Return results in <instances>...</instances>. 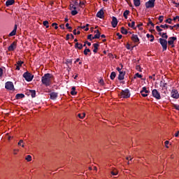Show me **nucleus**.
<instances>
[{
    "label": "nucleus",
    "mask_w": 179,
    "mask_h": 179,
    "mask_svg": "<svg viewBox=\"0 0 179 179\" xmlns=\"http://www.w3.org/2000/svg\"><path fill=\"white\" fill-rule=\"evenodd\" d=\"M70 10H71V15L75 16V15H78V11L76 10V6L73 4L70 5Z\"/></svg>",
    "instance_id": "8"
},
{
    "label": "nucleus",
    "mask_w": 179,
    "mask_h": 179,
    "mask_svg": "<svg viewBox=\"0 0 179 179\" xmlns=\"http://www.w3.org/2000/svg\"><path fill=\"white\" fill-rule=\"evenodd\" d=\"M166 23H169V24H171V19L169 18L168 20H166Z\"/></svg>",
    "instance_id": "48"
},
{
    "label": "nucleus",
    "mask_w": 179,
    "mask_h": 179,
    "mask_svg": "<svg viewBox=\"0 0 179 179\" xmlns=\"http://www.w3.org/2000/svg\"><path fill=\"white\" fill-rule=\"evenodd\" d=\"M159 29H160V27H159V26L156 27V29L157 30V31H159Z\"/></svg>",
    "instance_id": "62"
},
{
    "label": "nucleus",
    "mask_w": 179,
    "mask_h": 179,
    "mask_svg": "<svg viewBox=\"0 0 179 179\" xmlns=\"http://www.w3.org/2000/svg\"><path fill=\"white\" fill-rule=\"evenodd\" d=\"M147 37L150 38V41H153L155 40V36L152 34H147Z\"/></svg>",
    "instance_id": "26"
},
{
    "label": "nucleus",
    "mask_w": 179,
    "mask_h": 179,
    "mask_svg": "<svg viewBox=\"0 0 179 179\" xmlns=\"http://www.w3.org/2000/svg\"><path fill=\"white\" fill-rule=\"evenodd\" d=\"M111 24L113 27L114 28L117 27V24H118V20H117V17H112Z\"/></svg>",
    "instance_id": "13"
},
{
    "label": "nucleus",
    "mask_w": 179,
    "mask_h": 179,
    "mask_svg": "<svg viewBox=\"0 0 179 179\" xmlns=\"http://www.w3.org/2000/svg\"><path fill=\"white\" fill-rule=\"evenodd\" d=\"M136 69L139 72H142V69H141V66H136Z\"/></svg>",
    "instance_id": "46"
},
{
    "label": "nucleus",
    "mask_w": 179,
    "mask_h": 179,
    "mask_svg": "<svg viewBox=\"0 0 179 179\" xmlns=\"http://www.w3.org/2000/svg\"><path fill=\"white\" fill-rule=\"evenodd\" d=\"M160 27L162 28V29H167L168 28H169V25H167V24H162V25H160Z\"/></svg>",
    "instance_id": "38"
},
{
    "label": "nucleus",
    "mask_w": 179,
    "mask_h": 179,
    "mask_svg": "<svg viewBox=\"0 0 179 179\" xmlns=\"http://www.w3.org/2000/svg\"><path fill=\"white\" fill-rule=\"evenodd\" d=\"M115 76H116L115 72L113 71L110 74V79L112 80H114V79H115Z\"/></svg>",
    "instance_id": "33"
},
{
    "label": "nucleus",
    "mask_w": 179,
    "mask_h": 179,
    "mask_svg": "<svg viewBox=\"0 0 179 179\" xmlns=\"http://www.w3.org/2000/svg\"><path fill=\"white\" fill-rule=\"evenodd\" d=\"M159 36H161V37H162V38H166V40H167V38H169V36H167V33L159 32Z\"/></svg>",
    "instance_id": "22"
},
{
    "label": "nucleus",
    "mask_w": 179,
    "mask_h": 179,
    "mask_svg": "<svg viewBox=\"0 0 179 179\" xmlns=\"http://www.w3.org/2000/svg\"><path fill=\"white\" fill-rule=\"evenodd\" d=\"M87 45H88L89 47H90V46L92 45V43H90V42H87Z\"/></svg>",
    "instance_id": "61"
},
{
    "label": "nucleus",
    "mask_w": 179,
    "mask_h": 179,
    "mask_svg": "<svg viewBox=\"0 0 179 179\" xmlns=\"http://www.w3.org/2000/svg\"><path fill=\"white\" fill-rule=\"evenodd\" d=\"M15 3V0H7L6 2V6H10Z\"/></svg>",
    "instance_id": "20"
},
{
    "label": "nucleus",
    "mask_w": 179,
    "mask_h": 179,
    "mask_svg": "<svg viewBox=\"0 0 179 179\" xmlns=\"http://www.w3.org/2000/svg\"><path fill=\"white\" fill-rule=\"evenodd\" d=\"M99 83L103 86V85H104V80H103V79H101V80L99 81Z\"/></svg>",
    "instance_id": "49"
},
{
    "label": "nucleus",
    "mask_w": 179,
    "mask_h": 179,
    "mask_svg": "<svg viewBox=\"0 0 179 179\" xmlns=\"http://www.w3.org/2000/svg\"><path fill=\"white\" fill-rule=\"evenodd\" d=\"M17 45V43L14 41L11 45L8 47V51H15L16 46Z\"/></svg>",
    "instance_id": "11"
},
{
    "label": "nucleus",
    "mask_w": 179,
    "mask_h": 179,
    "mask_svg": "<svg viewBox=\"0 0 179 179\" xmlns=\"http://www.w3.org/2000/svg\"><path fill=\"white\" fill-rule=\"evenodd\" d=\"M117 71H118L119 73L122 72V71H121V69H120V67H117Z\"/></svg>",
    "instance_id": "59"
},
{
    "label": "nucleus",
    "mask_w": 179,
    "mask_h": 179,
    "mask_svg": "<svg viewBox=\"0 0 179 179\" xmlns=\"http://www.w3.org/2000/svg\"><path fill=\"white\" fill-rule=\"evenodd\" d=\"M96 17H99L100 19H103L104 17V11L103 10H100L97 13H96Z\"/></svg>",
    "instance_id": "14"
},
{
    "label": "nucleus",
    "mask_w": 179,
    "mask_h": 179,
    "mask_svg": "<svg viewBox=\"0 0 179 179\" xmlns=\"http://www.w3.org/2000/svg\"><path fill=\"white\" fill-rule=\"evenodd\" d=\"M3 75V70L2 69H0V77Z\"/></svg>",
    "instance_id": "52"
},
{
    "label": "nucleus",
    "mask_w": 179,
    "mask_h": 179,
    "mask_svg": "<svg viewBox=\"0 0 179 179\" xmlns=\"http://www.w3.org/2000/svg\"><path fill=\"white\" fill-rule=\"evenodd\" d=\"M169 29H170L171 30H173V29H174V27H176V25H174V26H169Z\"/></svg>",
    "instance_id": "56"
},
{
    "label": "nucleus",
    "mask_w": 179,
    "mask_h": 179,
    "mask_svg": "<svg viewBox=\"0 0 179 179\" xmlns=\"http://www.w3.org/2000/svg\"><path fill=\"white\" fill-rule=\"evenodd\" d=\"M112 176H117L118 175V171L117 169H113L111 172Z\"/></svg>",
    "instance_id": "32"
},
{
    "label": "nucleus",
    "mask_w": 179,
    "mask_h": 179,
    "mask_svg": "<svg viewBox=\"0 0 179 179\" xmlns=\"http://www.w3.org/2000/svg\"><path fill=\"white\" fill-rule=\"evenodd\" d=\"M23 78H24L25 80L27 82H31V80H33L34 76L29 72H26L23 74Z\"/></svg>",
    "instance_id": "3"
},
{
    "label": "nucleus",
    "mask_w": 179,
    "mask_h": 179,
    "mask_svg": "<svg viewBox=\"0 0 179 179\" xmlns=\"http://www.w3.org/2000/svg\"><path fill=\"white\" fill-rule=\"evenodd\" d=\"M52 27H55V30H57V29H58V24H57V23H52Z\"/></svg>",
    "instance_id": "42"
},
{
    "label": "nucleus",
    "mask_w": 179,
    "mask_h": 179,
    "mask_svg": "<svg viewBox=\"0 0 179 179\" xmlns=\"http://www.w3.org/2000/svg\"><path fill=\"white\" fill-rule=\"evenodd\" d=\"M16 99H23V97H24V94H17L15 96Z\"/></svg>",
    "instance_id": "31"
},
{
    "label": "nucleus",
    "mask_w": 179,
    "mask_h": 179,
    "mask_svg": "<svg viewBox=\"0 0 179 179\" xmlns=\"http://www.w3.org/2000/svg\"><path fill=\"white\" fill-rule=\"evenodd\" d=\"M97 50H98V49H94V50H93L94 52H95V53L97 52Z\"/></svg>",
    "instance_id": "64"
},
{
    "label": "nucleus",
    "mask_w": 179,
    "mask_h": 179,
    "mask_svg": "<svg viewBox=\"0 0 179 179\" xmlns=\"http://www.w3.org/2000/svg\"><path fill=\"white\" fill-rule=\"evenodd\" d=\"M174 108H176V110H178L179 111V105H174Z\"/></svg>",
    "instance_id": "55"
},
{
    "label": "nucleus",
    "mask_w": 179,
    "mask_h": 179,
    "mask_svg": "<svg viewBox=\"0 0 179 179\" xmlns=\"http://www.w3.org/2000/svg\"><path fill=\"white\" fill-rule=\"evenodd\" d=\"M152 94L155 97V99H157V100H160L162 99V96H160V93L157 90H153L152 91Z\"/></svg>",
    "instance_id": "5"
},
{
    "label": "nucleus",
    "mask_w": 179,
    "mask_h": 179,
    "mask_svg": "<svg viewBox=\"0 0 179 179\" xmlns=\"http://www.w3.org/2000/svg\"><path fill=\"white\" fill-rule=\"evenodd\" d=\"M116 36H118L119 40H121L122 38V35L120 34V33H117Z\"/></svg>",
    "instance_id": "51"
},
{
    "label": "nucleus",
    "mask_w": 179,
    "mask_h": 179,
    "mask_svg": "<svg viewBox=\"0 0 179 179\" xmlns=\"http://www.w3.org/2000/svg\"><path fill=\"white\" fill-rule=\"evenodd\" d=\"M95 33H96L94 37H92V39L94 38H100V32L99 31V30L95 31Z\"/></svg>",
    "instance_id": "24"
},
{
    "label": "nucleus",
    "mask_w": 179,
    "mask_h": 179,
    "mask_svg": "<svg viewBox=\"0 0 179 179\" xmlns=\"http://www.w3.org/2000/svg\"><path fill=\"white\" fill-rule=\"evenodd\" d=\"M31 97H36V91L34 90H30Z\"/></svg>",
    "instance_id": "39"
},
{
    "label": "nucleus",
    "mask_w": 179,
    "mask_h": 179,
    "mask_svg": "<svg viewBox=\"0 0 179 179\" xmlns=\"http://www.w3.org/2000/svg\"><path fill=\"white\" fill-rule=\"evenodd\" d=\"M80 61V59H76V62H75V64H76V62H79Z\"/></svg>",
    "instance_id": "60"
},
{
    "label": "nucleus",
    "mask_w": 179,
    "mask_h": 179,
    "mask_svg": "<svg viewBox=\"0 0 179 179\" xmlns=\"http://www.w3.org/2000/svg\"><path fill=\"white\" fill-rule=\"evenodd\" d=\"M78 117H79V118H80L81 120H83V118L86 117V113H80L78 115Z\"/></svg>",
    "instance_id": "30"
},
{
    "label": "nucleus",
    "mask_w": 179,
    "mask_h": 179,
    "mask_svg": "<svg viewBox=\"0 0 179 179\" xmlns=\"http://www.w3.org/2000/svg\"><path fill=\"white\" fill-rule=\"evenodd\" d=\"M156 0H149L148 2L145 3V7L147 8H154L155 7V1Z\"/></svg>",
    "instance_id": "7"
},
{
    "label": "nucleus",
    "mask_w": 179,
    "mask_h": 179,
    "mask_svg": "<svg viewBox=\"0 0 179 179\" xmlns=\"http://www.w3.org/2000/svg\"><path fill=\"white\" fill-rule=\"evenodd\" d=\"M177 41V37L173 36L169 38L168 40V45H171V47L173 48L174 47V42Z\"/></svg>",
    "instance_id": "6"
},
{
    "label": "nucleus",
    "mask_w": 179,
    "mask_h": 179,
    "mask_svg": "<svg viewBox=\"0 0 179 179\" xmlns=\"http://www.w3.org/2000/svg\"><path fill=\"white\" fill-rule=\"evenodd\" d=\"M93 37L94 36L92 34H90V35H88L87 38H88V40H90L92 41V40H93Z\"/></svg>",
    "instance_id": "45"
},
{
    "label": "nucleus",
    "mask_w": 179,
    "mask_h": 179,
    "mask_svg": "<svg viewBox=\"0 0 179 179\" xmlns=\"http://www.w3.org/2000/svg\"><path fill=\"white\" fill-rule=\"evenodd\" d=\"M171 97H173V99H178L179 97L178 91L177 90H172L171 92Z\"/></svg>",
    "instance_id": "9"
},
{
    "label": "nucleus",
    "mask_w": 179,
    "mask_h": 179,
    "mask_svg": "<svg viewBox=\"0 0 179 179\" xmlns=\"http://www.w3.org/2000/svg\"><path fill=\"white\" fill-rule=\"evenodd\" d=\"M6 89L8 90H13V83L12 82H7L6 83Z\"/></svg>",
    "instance_id": "12"
},
{
    "label": "nucleus",
    "mask_w": 179,
    "mask_h": 179,
    "mask_svg": "<svg viewBox=\"0 0 179 179\" xmlns=\"http://www.w3.org/2000/svg\"><path fill=\"white\" fill-rule=\"evenodd\" d=\"M136 78H142V75L139 74V73H136L134 75V79H136Z\"/></svg>",
    "instance_id": "36"
},
{
    "label": "nucleus",
    "mask_w": 179,
    "mask_h": 179,
    "mask_svg": "<svg viewBox=\"0 0 179 179\" xmlns=\"http://www.w3.org/2000/svg\"><path fill=\"white\" fill-rule=\"evenodd\" d=\"M148 24H151V26H155V24L153 23H152V21L150 20L149 22H148Z\"/></svg>",
    "instance_id": "58"
},
{
    "label": "nucleus",
    "mask_w": 179,
    "mask_h": 179,
    "mask_svg": "<svg viewBox=\"0 0 179 179\" xmlns=\"http://www.w3.org/2000/svg\"><path fill=\"white\" fill-rule=\"evenodd\" d=\"M169 143H170V142H169V141H165V146H166V148H167V149H169Z\"/></svg>",
    "instance_id": "50"
},
{
    "label": "nucleus",
    "mask_w": 179,
    "mask_h": 179,
    "mask_svg": "<svg viewBox=\"0 0 179 179\" xmlns=\"http://www.w3.org/2000/svg\"><path fill=\"white\" fill-rule=\"evenodd\" d=\"M25 159H26L27 162H31V155H27V156L25 157Z\"/></svg>",
    "instance_id": "37"
},
{
    "label": "nucleus",
    "mask_w": 179,
    "mask_h": 179,
    "mask_svg": "<svg viewBox=\"0 0 179 179\" xmlns=\"http://www.w3.org/2000/svg\"><path fill=\"white\" fill-rule=\"evenodd\" d=\"M164 17L163 15H160L159 17V23H162L163 22V18Z\"/></svg>",
    "instance_id": "47"
},
{
    "label": "nucleus",
    "mask_w": 179,
    "mask_h": 179,
    "mask_svg": "<svg viewBox=\"0 0 179 179\" xmlns=\"http://www.w3.org/2000/svg\"><path fill=\"white\" fill-rule=\"evenodd\" d=\"M51 100H55L57 97H58V93L57 92H52L50 94Z\"/></svg>",
    "instance_id": "16"
},
{
    "label": "nucleus",
    "mask_w": 179,
    "mask_h": 179,
    "mask_svg": "<svg viewBox=\"0 0 179 179\" xmlns=\"http://www.w3.org/2000/svg\"><path fill=\"white\" fill-rule=\"evenodd\" d=\"M128 15H129V10H127L124 12L123 16L125 19H128Z\"/></svg>",
    "instance_id": "28"
},
{
    "label": "nucleus",
    "mask_w": 179,
    "mask_h": 179,
    "mask_svg": "<svg viewBox=\"0 0 179 179\" xmlns=\"http://www.w3.org/2000/svg\"><path fill=\"white\" fill-rule=\"evenodd\" d=\"M141 94L143 97H148V94H149V91H148L146 87H143V90L141 91Z\"/></svg>",
    "instance_id": "10"
},
{
    "label": "nucleus",
    "mask_w": 179,
    "mask_h": 179,
    "mask_svg": "<svg viewBox=\"0 0 179 179\" xmlns=\"http://www.w3.org/2000/svg\"><path fill=\"white\" fill-rule=\"evenodd\" d=\"M121 33L122 34H128V31L125 28H124V27H122L121 28Z\"/></svg>",
    "instance_id": "29"
},
{
    "label": "nucleus",
    "mask_w": 179,
    "mask_h": 179,
    "mask_svg": "<svg viewBox=\"0 0 179 179\" xmlns=\"http://www.w3.org/2000/svg\"><path fill=\"white\" fill-rule=\"evenodd\" d=\"M126 48H127V50H131V45H130L129 43H127V46H126Z\"/></svg>",
    "instance_id": "53"
},
{
    "label": "nucleus",
    "mask_w": 179,
    "mask_h": 179,
    "mask_svg": "<svg viewBox=\"0 0 179 179\" xmlns=\"http://www.w3.org/2000/svg\"><path fill=\"white\" fill-rule=\"evenodd\" d=\"M43 26H45L46 29H48L50 27V25L48 24V21H44L43 22Z\"/></svg>",
    "instance_id": "34"
},
{
    "label": "nucleus",
    "mask_w": 179,
    "mask_h": 179,
    "mask_svg": "<svg viewBox=\"0 0 179 179\" xmlns=\"http://www.w3.org/2000/svg\"><path fill=\"white\" fill-rule=\"evenodd\" d=\"M120 96L122 99L129 98L131 96V94L129 93V90H125L124 91H122Z\"/></svg>",
    "instance_id": "2"
},
{
    "label": "nucleus",
    "mask_w": 179,
    "mask_h": 179,
    "mask_svg": "<svg viewBox=\"0 0 179 179\" xmlns=\"http://www.w3.org/2000/svg\"><path fill=\"white\" fill-rule=\"evenodd\" d=\"M131 40L134 43H139V38H138V35L133 34L131 36Z\"/></svg>",
    "instance_id": "17"
},
{
    "label": "nucleus",
    "mask_w": 179,
    "mask_h": 179,
    "mask_svg": "<svg viewBox=\"0 0 179 179\" xmlns=\"http://www.w3.org/2000/svg\"><path fill=\"white\" fill-rule=\"evenodd\" d=\"M178 135H179V131H178L175 134L176 138H178Z\"/></svg>",
    "instance_id": "57"
},
{
    "label": "nucleus",
    "mask_w": 179,
    "mask_h": 179,
    "mask_svg": "<svg viewBox=\"0 0 179 179\" xmlns=\"http://www.w3.org/2000/svg\"><path fill=\"white\" fill-rule=\"evenodd\" d=\"M77 93H78V92H76V88L75 87H73L71 88V94L72 96H76Z\"/></svg>",
    "instance_id": "21"
},
{
    "label": "nucleus",
    "mask_w": 179,
    "mask_h": 179,
    "mask_svg": "<svg viewBox=\"0 0 179 179\" xmlns=\"http://www.w3.org/2000/svg\"><path fill=\"white\" fill-rule=\"evenodd\" d=\"M159 40L161 45L162 46L163 51H166V50H167V41L162 38H160Z\"/></svg>",
    "instance_id": "4"
},
{
    "label": "nucleus",
    "mask_w": 179,
    "mask_h": 179,
    "mask_svg": "<svg viewBox=\"0 0 179 179\" xmlns=\"http://www.w3.org/2000/svg\"><path fill=\"white\" fill-rule=\"evenodd\" d=\"M134 3L135 6H141V0H134Z\"/></svg>",
    "instance_id": "27"
},
{
    "label": "nucleus",
    "mask_w": 179,
    "mask_h": 179,
    "mask_svg": "<svg viewBox=\"0 0 179 179\" xmlns=\"http://www.w3.org/2000/svg\"><path fill=\"white\" fill-rule=\"evenodd\" d=\"M18 146H22V148H24V141L23 140H20L17 143Z\"/></svg>",
    "instance_id": "25"
},
{
    "label": "nucleus",
    "mask_w": 179,
    "mask_h": 179,
    "mask_svg": "<svg viewBox=\"0 0 179 179\" xmlns=\"http://www.w3.org/2000/svg\"><path fill=\"white\" fill-rule=\"evenodd\" d=\"M17 30V25H15L14 29L9 34V36L12 37L13 36H16V31Z\"/></svg>",
    "instance_id": "15"
},
{
    "label": "nucleus",
    "mask_w": 179,
    "mask_h": 179,
    "mask_svg": "<svg viewBox=\"0 0 179 179\" xmlns=\"http://www.w3.org/2000/svg\"><path fill=\"white\" fill-rule=\"evenodd\" d=\"M52 80H54V77L50 73L45 74L41 78V82L45 86H50L52 83Z\"/></svg>",
    "instance_id": "1"
},
{
    "label": "nucleus",
    "mask_w": 179,
    "mask_h": 179,
    "mask_svg": "<svg viewBox=\"0 0 179 179\" xmlns=\"http://www.w3.org/2000/svg\"><path fill=\"white\" fill-rule=\"evenodd\" d=\"M13 152V155H16L17 153H19V149H14Z\"/></svg>",
    "instance_id": "43"
},
{
    "label": "nucleus",
    "mask_w": 179,
    "mask_h": 179,
    "mask_svg": "<svg viewBox=\"0 0 179 179\" xmlns=\"http://www.w3.org/2000/svg\"><path fill=\"white\" fill-rule=\"evenodd\" d=\"M75 47L76 48H78V50H82L83 48V45H82V43H76Z\"/></svg>",
    "instance_id": "23"
},
{
    "label": "nucleus",
    "mask_w": 179,
    "mask_h": 179,
    "mask_svg": "<svg viewBox=\"0 0 179 179\" xmlns=\"http://www.w3.org/2000/svg\"><path fill=\"white\" fill-rule=\"evenodd\" d=\"M73 34H75V35L77 34V33H76V29H74V30H73Z\"/></svg>",
    "instance_id": "63"
},
{
    "label": "nucleus",
    "mask_w": 179,
    "mask_h": 179,
    "mask_svg": "<svg viewBox=\"0 0 179 179\" xmlns=\"http://www.w3.org/2000/svg\"><path fill=\"white\" fill-rule=\"evenodd\" d=\"M128 26H129V27H135V22H134V21H132L131 23V22H129V23H128Z\"/></svg>",
    "instance_id": "35"
},
{
    "label": "nucleus",
    "mask_w": 179,
    "mask_h": 179,
    "mask_svg": "<svg viewBox=\"0 0 179 179\" xmlns=\"http://www.w3.org/2000/svg\"><path fill=\"white\" fill-rule=\"evenodd\" d=\"M178 20V22H179V16L178 15H177V16H176L175 17H173V20L174 21H176V20Z\"/></svg>",
    "instance_id": "54"
},
{
    "label": "nucleus",
    "mask_w": 179,
    "mask_h": 179,
    "mask_svg": "<svg viewBox=\"0 0 179 179\" xmlns=\"http://www.w3.org/2000/svg\"><path fill=\"white\" fill-rule=\"evenodd\" d=\"M66 27L69 30V31H72V27H69V24H66Z\"/></svg>",
    "instance_id": "41"
},
{
    "label": "nucleus",
    "mask_w": 179,
    "mask_h": 179,
    "mask_svg": "<svg viewBox=\"0 0 179 179\" xmlns=\"http://www.w3.org/2000/svg\"><path fill=\"white\" fill-rule=\"evenodd\" d=\"M88 52H90V49H85V50H84V54H85V55H87V53Z\"/></svg>",
    "instance_id": "44"
},
{
    "label": "nucleus",
    "mask_w": 179,
    "mask_h": 179,
    "mask_svg": "<svg viewBox=\"0 0 179 179\" xmlns=\"http://www.w3.org/2000/svg\"><path fill=\"white\" fill-rule=\"evenodd\" d=\"M93 47H94V49L99 50V44L98 43H94Z\"/></svg>",
    "instance_id": "40"
},
{
    "label": "nucleus",
    "mask_w": 179,
    "mask_h": 179,
    "mask_svg": "<svg viewBox=\"0 0 179 179\" xmlns=\"http://www.w3.org/2000/svg\"><path fill=\"white\" fill-rule=\"evenodd\" d=\"M22 64H23V62L22 61L17 62V64H15L16 70L20 71V66H22Z\"/></svg>",
    "instance_id": "18"
},
{
    "label": "nucleus",
    "mask_w": 179,
    "mask_h": 179,
    "mask_svg": "<svg viewBox=\"0 0 179 179\" xmlns=\"http://www.w3.org/2000/svg\"><path fill=\"white\" fill-rule=\"evenodd\" d=\"M119 73L120 74L118 76V79H119V80H122L124 79V77L125 76V72L120 71Z\"/></svg>",
    "instance_id": "19"
}]
</instances>
